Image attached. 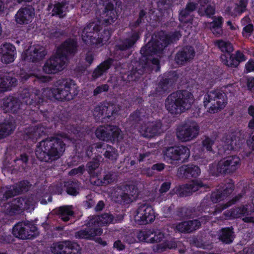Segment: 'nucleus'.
<instances>
[{
  "label": "nucleus",
  "instance_id": "obj_8",
  "mask_svg": "<svg viewBox=\"0 0 254 254\" xmlns=\"http://www.w3.org/2000/svg\"><path fill=\"white\" fill-rule=\"evenodd\" d=\"M14 236L22 240L31 239L39 235L37 228L29 222H20L14 225L12 230Z\"/></svg>",
  "mask_w": 254,
  "mask_h": 254
},
{
  "label": "nucleus",
  "instance_id": "obj_22",
  "mask_svg": "<svg viewBox=\"0 0 254 254\" xmlns=\"http://www.w3.org/2000/svg\"><path fill=\"white\" fill-rule=\"evenodd\" d=\"M117 18L118 14L114 4L110 1L107 3L101 12L99 21L103 22L106 25H109L114 23Z\"/></svg>",
  "mask_w": 254,
  "mask_h": 254
},
{
  "label": "nucleus",
  "instance_id": "obj_58",
  "mask_svg": "<svg viewBox=\"0 0 254 254\" xmlns=\"http://www.w3.org/2000/svg\"><path fill=\"white\" fill-rule=\"evenodd\" d=\"M199 13L202 15H206L208 17H210L215 13V8L211 5H207L206 8L201 7L198 10Z\"/></svg>",
  "mask_w": 254,
  "mask_h": 254
},
{
  "label": "nucleus",
  "instance_id": "obj_63",
  "mask_svg": "<svg viewBox=\"0 0 254 254\" xmlns=\"http://www.w3.org/2000/svg\"><path fill=\"white\" fill-rule=\"evenodd\" d=\"M177 246V243L174 240H167L161 245V248L166 249H175Z\"/></svg>",
  "mask_w": 254,
  "mask_h": 254
},
{
  "label": "nucleus",
  "instance_id": "obj_47",
  "mask_svg": "<svg viewBox=\"0 0 254 254\" xmlns=\"http://www.w3.org/2000/svg\"><path fill=\"white\" fill-rule=\"evenodd\" d=\"M64 254H81L80 246L76 243L65 241Z\"/></svg>",
  "mask_w": 254,
  "mask_h": 254
},
{
  "label": "nucleus",
  "instance_id": "obj_61",
  "mask_svg": "<svg viewBox=\"0 0 254 254\" xmlns=\"http://www.w3.org/2000/svg\"><path fill=\"white\" fill-rule=\"evenodd\" d=\"M35 138H36L37 139L43 135L46 134V129L43 125L38 124L36 126H35Z\"/></svg>",
  "mask_w": 254,
  "mask_h": 254
},
{
  "label": "nucleus",
  "instance_id": "obj_11",
  "mask_svg": "<svg viewBox=\"0 0 254 254\" xmlns=\"http://www.w3.org/2000/svg\"><path fill=\"white\" fill-rule=\"evenodd\" d=\"M254 214V207L253 203H250L243 205L240 207H236L225 212L224 214L226 216L231 218H240L246 216L243 218V221L245 222L254 223V217L252 216H247L253 215Z\"/></svg>",
  "mask_w": 254,
  "mask_h": 254
},
{
  "label": "nucleus",
  "instance_id": "obj_37",
  "mask_svg": "<svg viewBox=\"0 0 254 254\" xmlns=\"http://www.w3.org/2000/svg\"><path fill=\"white\" fill-rule=\"evenodd\" d=\"M58 215L63 221L67 222L69 221L74 215L72 206L66 205L59 207Z\"/></svg>",
  "mask_w": 254,
  "mask_h": 254
},
{
  "label": "nucleus",
  "instance_id": "obj_21",
  "mask_svg": "<svg viewBox=\"0 0 254 254\" xmlns=\"http://www.w3.org/2000/svg\"><path fill=\"white\" fill-rule=\"evenodd\" d=\"M204 186L201 181L195 180L189 184L176 187V193L181 197L189 196Z\"/></svg>",
  "mask_w": 254,
  "mask_h": 254
},
{
  "label": "nucleus",
  "instance_id": "obj_55",
  "mask_svg": "<svg viewBox=\"0 0 254 254\" xmlns=\"http://www.w3.org/2000/svg\"><path fill=\"white\" fill-rule=\"evenodd\" d=\"M29 160V157L26 154H22L14 160L16 165L20 166L23 169H25L27 166V164Z\"/></svg>",
  "mask_w": 254,
  "mask_h": 254
},
{
  "label": "nucleus",
  "instance_id": "obj_9",
  "mask_svg": "<svg viewBox=\"0 0 254 254\" xmlns=\"http://www.w3.org/2000/svg\"><path fill=\"white\" fill-rule=\"evenodd\" d=\"M67 64V58L56 52L55 55L46 61L43 67V70L47 74H55L63 70Z\"/></svg>",
  "mask_w": 254,
  "mask_h": 254
},
{
  "label": "nucleus",
  "instance_id": "obj_49",
  "mask_svg": "<svg viewBox=\"0 0 254 254\" xmlns=\"http://www.w3.org/2000/svg\"><path fill=\"white\" fill-rule=\"evenodd\" d=\"M0 124L1 127L0 128L2 129L3 134L6 136L10 134L15 128V125L12 119L5 120Z\"/></svg>",
  "mask_w": 254,
  "mask_h": 254
},
{
  "label": "nucleus",
  "instance_id": "obj_56",
  "mask_svg": "<svg viewBox=\"0 0 254 254\" xmlns=\"http://www.w3.org/2000/svg\"><path fill=\"white\" fill-rule=\"evenodd\" d=\"M127 195L132 200V197L136 196L138 193L137 188L134 185H127L123 187Z\"/></svg>",
  "mask_w": 254,
  "mask_h": 254
},
{
  "label": "nucleus",
  "instance_id": "obj_28",
  "mask_svg": "<svg viewBox=\"0 0 254 254\" xmlns=\"http://www.w3.org/2000/svg\"><path fill=\"white\" fill-rule=\"evenodd\" d=\"M200 174V169L196 165L189 164L180 167L178 170L177 175L179 178L190 179L196 178Z\"/></svg>",
  "mask_w": 254,
  "mask_h": 254
},
{
  "label": "nucleus",
  "instance_id": "obj_42",
  "mask_svg": "<svg viewBox=\"0 0 254 254\" xmlns=\"http://www.w3.org/2000/svg\"><path fill=\"white\" fill-rule=\"evenodd\" d=\"M145 231L151 232L149 236L146 237L144 242L150 243H159L164 238V234L159 230H148Z\"/></svg>",
  "mask_w": 254,
  "mask_h": 254
},
{
  "label": "nucleus",
  "instance_id": "obj_43",
  "mask_svg": "<svg viewBox=\"0 0 254 254\" xmlns=\"http://www.w3.org/2000/svg\"><path fill=\"white\" fill-rule=\"evenodd\" d=\"M105 112V117L110 118L111 116L115 113L114 110V106L113 105L109 106L108 107L103 106L102 109L100 107H96L94 111V115L100 118L101 116H103L104 112Z\"/></svg>",
  "mask_w": 254,
  "mask_h": 254
},
{
  "label": "nucleus",
  "instance_id": "obj_59",
  "mask_svg": "<svg viewBox=\"0 0 254 254\" xmlns=\"http://www.w3.org/2000/svg\"><path fill=\"white\" fill-rule=\"evenodd\" d=\"M169 80L167 78L163 79L158 83L156 90L157 93L161 94L166 91L168 88Z\"/></svg>",
  "mask_w": 254,
  "mask_h": 254
},
{
  "label": "nucleus",
  "instance_id": "obj_6",
  "mask_svg": "<svg viewBox=\"0 0 254 254\" xmlns=\"http://www.w3.org/2000/svg\"><path fill=\"white\" fill-rule=\"evenodd\" d=\"M227 103L226 94L220 90L208 92L204 95L203 104L207 111L211 114L217 113L223 109Z\"/></svg>",
  "mask_w": 254,
  "mask_h": 254
},
{
  "label": "nucleus",
  "instance_id": "obj_20",
  "mask_svg": "<svg viewBox=\"0 0 254 254\" xmlns=\"http://www.w3.org/2000/svg\"><path fill=\"white\" fill-rule=\"evenodd\" d=\"M123 219V216L122 215L114 216L110 213H105L101 215L93 216L89 220V224H95L99 227L100 226L120 222Z\"/></svg>",
  "mask_w": 254,
  "mask_h": 254
},
{
  "label": "nucleus",
  "instance_id": "obj_23",
  "mask_svg": "<svg viewBox=\"0 0 254 254\" xmlns=\"http://www.w3.org/2000/svg\"><path fill=\"white\" fill-rule=\"evenodd\" d=\"M34 14V9L31 6L22 7L15 14V21L18 24H27L31 22Z\"/></svg>",
  "mask_w": 254,
  "mask_h": 254
},
{
  "label": "nucleus",
  "instance_id": "obj_29",
  "mask_svg": "<svg viewBox=\"0 0 254 254\" xmlns=\"http://www.w3.org/2000/svg\"><path fill=\"white\" fill-rule=\"evenodd\" d=\"M194 55V49L191 46H187L177 53L175 60L178 65H184L192 60Z\"/></svg>",
  "mask_w": 254,
  "mask_h": 254
},
{
  "label": "nucleus",
  "instance_id": "obj_5",
  "mask_svg": "<svg viewBox=\"0 0 254 254\" xmlns=\"http://www.w3.org/2000/svg\"><path fill=\"white\" fill-rule=\"evenodd\" d=\"M241 165V160L237 156H230L221 159L217 163L209 166V172L213 176L230 174L235 172Z\"/></svg>",
  "mask_w": 254,
  "mask_h": 254
},
{
  "label": "nucleus",
  "instance_id": "obj_17",
  "mask_svg": "<svg viewBox=\"0 0 254 254\" xmlns=\"http://www.w3.org/2000/svg\"><path fill=\"white\" fill-rule=\"evenodd\" d=\"M103 233L102 229L95 224H89L88 222L85 228H84L74 234V237L78 239L94 240L96 236H100Z\"/></svg>",
  "mask_w": 254,
  "mask_h": 254
},
{
  "label": "nucleus",
  "instance_id": "obj_1",
  "mask_svg": "<svg viewBox=\"0 0 254 254\" xmlns=\"http://www.w3.org/2000/svg\"><path fill=\"white\" fill-rule=\"evenodd\" d=\"M65 148V143L59 136L48 137L38 143L35 155L40 161L52 162L61 157Z\"/></svg>",
  "mask_w": 254,
  "mask_h": 254
},
{
  "label": "nucleus",
  "instance_id": "obj_40",
  "mask_svg": "<svg viewBox=\"0 0 254 254\" xmlns=\"http://www.w3.org/2000/svg\"><path fill=\"white\" fill-rule=\"evenodd\" d=\"M147 118V115L144 109H140L135 111L131 114L129 118L130 122L134 123H140L141 122L145 123V120Z\"/></svg>",
  "mask_w": 254,
  "mask_h": 254
},
{
  "label": "nucleus",
  "instance_id": "obj_32",
  "mask_svg": "<svg viewBox=\"0 0 254 254\" xmlns=\"http://www.w3.org/2000/svg\"><path fill=\"white\" fill-rule=\"evenodd\" d=\"M140 31H134L131 36L125 39L116 46V49L120 51H127L131 48L139 39Z\"/></svg>",
  "mask_w": 254,
  "mask_h": 254
},
{
  "label": "nucleus",
  "instance_id": "obj_44",
  "mask_svg": "<svg viewBox=\"0 0 254 254\" xmlns=\"http://www.w3.org/2000/svg\"><path fill=\"white\" fill-rule=\"evenodd\" d=\"M143 72L142 69L136 70V68L132 69L127 73L124 74L122 76V78L124 81L127 82L135 81L140 77Z\"/></svg>",
  "mask_w": 254,
  "mask_h": 254
},
{
  "label": "nucleus",
  "instance_id": "obj_45",
  "mask_svg": "<svg viewBox=\"0 0 254 254\" xmlns=\"http://www.w3.org/2000/svg\"><path fill=\"white\" fill-rule=\"evenodd\" d=\"M216 44L222 52L226 53L224 55H226L228 57L231 55L234 48L230 42L219 40L216 42Z\"/></svg>",
  "mask_w": 254,
  "mask_h": 254
},
{
  "label": "nucleus",
  "instance_id": "obj_36",
  "mask_svg": "<svg viewBox=\"0 0 254 254\" xmlns=\"http://www.w3.org/2000/svg\"><path fill=\"white\" fill-rule=\"evenodd\" d=\"M14 200V204L22 211L34 209L35 201L32 197H17Z\"/></svg>",
  "mask_w": 254,
  "mask_h": 254
},
{
  "label": "nucleus",
  "instance_id": "obj_2",
  "mask_svg": "<svg viewBox=\"0 0 254 254\" xmlns=\"http://www.w3.org/2000/svg\"><path fill=\"white\" fill-rule=\"evenodd\" d=\"M43 96L47 99L52 97L60 101H69L77 94L75 82L70 79L62 78L57 80L52 88L44 89Z\"/></svg>",
  "mask_w": 254,
  "mask_h": 254
},
{
  "label": "nucleus",
  "instance_id": "obj_14",
  "mask_svg": "<svg viewBox=\"0 0 254 254\" xmlns=\"http://www.w3.org/2000/svg\"><path fill=\"white\" fill-rule=\"evenodd\" d=\"M101 29V26L95 22H90L82 30V39L85 43L100 44L103 42L101 38H96L97 33Z\"/></svg>",
  "mask_w": 254,
  "mask_h": 254
},
{
  "label": "nucleus",
  "instance_id": "obj_64",
  "mask_svg": "<svg viewBox=\"0 0 254 254\" xmlns=\"http://www.w3.org/2000/svg\"><path fill=\"white\" fill-rule=\"evenodd\" d=\"M7 212L9 215H14L15 214L19 213H20L22 210L21 209H19L18 207V206L14 204V200H13L12 204L11 205H10L8 208H7Z\"/></svg>",
  "mask_w": 254,
  "mask_h": 254
},
{
  "label": "nucleus",
  "instance_id": "obj_3",
  "mask_svg": "<svg viewBox=\"0 0 254 254\" xmlns=\"http://www.w3.org/2000/svg\"><path fill=\"white\" fill-rule=\"evenodd\" d=\"M192 94L187 90H180L169 95L165 102L167 110L172 114H179L189 109L193 102Z\"/></svg>",
  "mask_w": 254,
  "mask_h": 254
},
{
  "label": "nucleus",
  "instance_id": "obj_51",
  "mask_svg": "<svg viewBox=\"0 0 254 254\" xmlns=\"http://www.w3.org/2000/svg\"><path fill=\"white\" fill-rule=\"evenodd\" d=\"M64 186L66 187V192L68 194L76 195L78 193V184L76 181L65 182Z\"/></svg>",
  "mask_w": 254,
  "mask_h": 254
},
{
  "label": "nucleus",
  "instance_id": "obj_27",
  "mask_svg": "<svg viewBox=\"0 0 254 254\" xmlns=\"http://www.w3.org/2000/svg\"><path fill=\"white\" fill-rule=\"evenodd\" d=\"M58 54L67 56H73L77 52V43L74 39H69L64 41L59 47Z\"/></svg>",
  "mask_w": 254,
  "mask_h": 254
},
{
  "label": "nucleus",
  "instance_id": "obj_52",
  "mask_svg": "<svg viewBox=\"0 0 254 254\" xmlns=\"http://www.w3.org/2000/svg\"><path fill=\"white\" fill-rule=\"evenodd\" d=\"M65 241L54 243L51 246V249L53 253L55 254H64L65 249Z\"/></svg>",
  "mask_w": 254,
  "mask_h": 254
},
{
  "label": "nucleus",
  "instance_id": "obj_38",
  "mask_svg": "<svg viewBox=\"0 0 254 254\" xmlns=\"http://www.w3.org/2000/svg\"><path fill=\"white\" fill-rule=\"evenodd\" d=\"M219 239L223 243L229 244L234 238V232L230 228H222L219 233Z\"/></svg>",
  "mask_w": 254,
  "mask_h": 254
},
{
  "label": "nucleus",
  "instance_id": "obj_12",
  "mask_svg": "<svg viewBox=\"0 0 254 254\" xmlns=\"http://www.w3.org/2000/svg\"><path fill=\"white\" fill-rule=\"evenodd\" d=\"M21 98L25 104L29 106L36 107L43 102L44 98L46 96L41 94L40 90L34 88H28L22 89L20 94Z\"/></svg>",
  "mask_w": 254,
  "mask_h": 254
},
{
  "label": "nucleus",
  "instance_id": "obj_35",
  "mask_svg": "<svg viewBox=\"0 0 254 254\" xmlns=\"http://www.w3.org/2000/svg\"><path fill=\"white\" fill-rule=\"evenodd\" d=\"M151 232L149 231H136L126 235L125 236V241L129 244H133L137 242L136 239L139 241L144 242L146 237L149 236Z\"/></svg>",
  "mask_w": 254,
  "mask_h": 254
},
{
  "label": "nucleus",
  "instance_id": "obj_19",
  "mask_svg": "<svg viewBox=\"0 0 254 254\" xmlns=\"http://www.w3.org/2000/svg\"><path fill=\"white\" fill-rule=\"evenodd\" d=\"M29 188V183L27 181H21L13 186L11 190L5 191L3 190H0V199L6 200L21 192L27 191Z\"/></svg>",
  "mask_w": 254,
  "mask_h": 254
},
{
  "label": "nucleus",
  "instance_id": "obj_39",
  "mask_svg": "<svg viewBox=\"0 0 254 254\" xmlns=\"http://www.w3.org/2000/svg\"><path fill=\"white\" fill-rule=\"evenodd\" d=\"M112 62V60L109 59L101 63L94 70L92 73L93 77L94 78H97L103 75L110 68Z\"/></svg>",
  "mask_w": 254,
  "mask_h": 254
},
{
  "label": "nucleus",
  "instance_id": "obj_34",
  "mask_svg": "<svg viewBox=\"0 0 254 254\" xmlns=\"http://www.w3.org/2000/svg\"><path fill=\"white\" fill-rule=\"evenodd\" d=\"M112 199L114 201L122 203H128L131 202V199L127 195L126 192L123 187H117L113 190L111 192Z\"/></svg>",
  "mask_w": 254,
  "mask_h": 254
},
{
  "label": "nucleus",
  "instance_id": "obj_57",
  "mask_svg": "<svg viewBox=\"0 0 254 254\" xmlns=\"http://www.w3.org/2000/svg\"><path fill=\"white\" fill-rule=\"evenodd\" d=\"M110 146L106 143L98 142L94 143L95 149L96 151L95 153L98 156L100 155V154L103 153V156H104L105 152H106V150H108Z\"/></svg>",
  "mask_w": 254,
  "mask_h": 254
},
{
  "label": "nucleus",
  "instance_id": "obj_31",
  "mask_svg": "<svg viewBox=\"0 0 254 254\" xmlns=\"http://www.w3.org/2000/svg\"><path fill=\"white\" fill-rule=\"evenodd\" d=\"M21 102L17 97L9 96L3 99L2 107L7 112L16 113L20 109Z\"/></svg>",
  "mask_w": 254,
  "mask_h": 254
},
{
  "label": "nucleus",
  "instance_id": "obj_33",
  "mask_svg": "<svg viewBox=\"0 0 254 254\" xmlns=\"http://www.w3.org/2000/svg\"><path fill=\"white\" fill-rule=\"evenodd\" d=\"M17 80L10 73L0 74V92L10 90L12 86H15Z\"/></svg>",
  "mask_w": 254,
  "mask_h": 254
},
{
  "label": "nucleus",
  "instance_id": "obj_18",
  "mask_svg": "<svg viewBox=\"0 0 254 254\" xmlns=\"http://www.w3.org/2000/svg\"><path fill=\"white\" fill-rule=\"evenodd\" d=\"M161 127L162 124L160 121H149L141 126L139 132L143 136L151 138L162 132Z\"/></svg>",
  "mask_w": 254,
  "mask_h": 254
},
{
  "label": "nucleus",
  "instance_id": "obj_50",
  "mask_svg": "<svg viewBox=\"0 0 254 254\" xmlns=\"http://www.w3.org/2000/svg\"><path fill=\"white\" fill-rule=\"evenodd\" d=\"M224 148L228 150H237L240 148V143H237L236 137H229L226 138Z\"/></svg>",
  "mask_w": 254,
  "mask_h": 254
},
{
  "label": "nucleus",
  "instance_id": "obj_15",
  "mask_svg": "<svg viewBox=\"0 0 254 254\" xmlns=\"http://www.w3.org/2000/svg\"><path fill=\"white\" fill-rule=\"evenodd\" d=\"M47 52L44 47L39 45L31 46L23 53L21 58L27 62H38L42 60Z\"/></svg>",
  "mask_w": 254,
  "mask_h": 254
},
{
  "label": "nucleus",
  "instance_id": "obj_46",
  "mask_svg": "<svg viewBox=\"0 0 254 254\" xmlns=\"http://www.w3.org/2000/svg\"><path fill=\"white\" fill-rule=\"evenodd\" d=\"M245 192L242 191L241 193L235 196L234 198H233L230 201H229L227 203L217 205L215 208V210L214 212V214L221 212L223 210L227 208L231 205L235 204L237 202L239 201L242 198Z\"/></svg>",
  "mask_w": 254,
  "mask_h": 254
},
{
  "label": "nucleus",
  "instance_id": "obj_10",
  "mask_svg": "<svg viewBox=\"0 0 254 254\" xmlns=\"http://www.w3.org/2000/svg\"><path fill=\"white\" fill-rule=\"evenodd\" d=\"M164 157L171 163L174 162L185 161L190 157L189 149L185 146H179L168 147L164 152Z\"/></svg>",
  "mask_w": 254,
  "mask_h": 254
},
{
  "label": "nucleus",
  "instance_id": "obj_7",
  "mask_svg": "<svg viewBox=\"0 0 254 254\" xmlns=\"http://www.w3.org/2000/svg\"><path fill=\"white\" fill-rule=\"evenodd\" d=\"M199 127L193 120H188L179 126L177 130V136L182 142L190 141L196 138L199 134Z\"/></svg>",
  "mask_w": 254,
  "mask_h": 254
},
{
  "label": "nucleus",
  "instance_id": "obj_4",
  "mask_svg": "<svg viewBox=\"0 0 254 254\" xmlns=\"http://www.w3.org/2000/svg\"><path fill=\"white\" fill-rule=\"evenodd\" d=\"M182 35L178 31L166 34L163 32L159 33L157 39L148 42L141 49V53L145 56L152 54H160L165 47L169 44L179 39Z\"/></svg>",
  "mask_w": 254,
  "mask_h": 254
},
{
  "label": "nucleus",
  "instance_id": "obj_62",
  "mask_svg": "<svg viewBox=\"0 0 254 254\" xmlns=\"http://www.w3.org/2000/svg\"><path fill=\"white\" fill-rule=\"evenodd\" d=\"M214 143V140L208 137H205V139L202 141V146L209 151H212V146Z\"/></svg>",
  "mask_w": 254,
  "mask_h": 254
},
{
  "label": "nucleus",
  "instance_id": "obj_41",
  "mask_svg": "<svg viewBox=\"0 0 254 254\" xmlns=\"http://www.w3.org/2000/svg\"><path fill=\"white\" fill-rule=\"evenodd\" d=\"M67 6L64 3L58 2L53 5L52 16H56L60 18L64 17L67 11Z\"/></svg>",
  "mask_w": 254,
  "mask_h": 254
},
{
  "label": "nucleus",
  "instance_id": "obj_16",
  "mask_svg": "<svg viewBox=\"0 0 254 254\" xmlns=\"http://www.w3.org/2000/svg\"><path fill=\"white\" fill-rule=\"evenodd\" d=\"M96 136L103 140L119 139L121 136V130L116 126H107L99 127L96 130Z\"/></svg>",
  "mask_w": 254,
  "mask_h": 254
},
{
  "label": "nucleus",
  "instance_id": "obj_30",
  "mask_svg": "<svg viewBox=\"0 0 254 254\" xmlns=\"http://www.w3.org/2000/svg\"><path fill=\"white\" fill-rule=\"evenodd\" d=\"M220 59L224 64L231 67H236L241 62L246 61L244 55L240 51H237L235 54H231L229 57L222 55Z\"/></svg>",
  "mask_w": 254,
  "mask_h": 254
},
{
  "label": "nucleus",
  "instance_id": "obj_26",
  "mask_svg": "<svg viewBox=\"0 0 254 254\" xmlns=\"http://www.w3.org/2000/svg\"><path fill=\"white\" fill-rule=\"evenodd\" d=\"M15 48L9 43H5L0 46V59L5 64L12 63L14 60Z\"/></svg>",
  "mask_w": 254,
  "mask_h": 254
},
{
  "label": "nucleus",
  "instance_id": "obj_54",
  "mask_svg": "<svg viewBox=\"0 0 254 254\" xmlns=\"http://www.w3.org/2000/svg\"><path fill=\"white\" fill-rule=\"evenodd\" d=\"M99 162L97 160H93L87 163L86 166V170L91 176H95V171L99 167Z\"/></svg>",
  "mask_w": 254,
  "mask_h": 254
},
{
  "label": "nucleus",
  "instance_id": "obj_60",
  "mask_svg": "<svg viewBox=\"0 0 254 254\" xmlns=\"http://www.w3.org/2000/svg\"><path fill=\"white\" fill-rule=\"evenodd\" d=\"M116 179V175L111 172H108L101 180L103 185H107L113 182Z\"/></svg>",
  "mask_w": 254,
  "mask_h": 254
},
{
  "label": "nucleus",
  "instance_id": "obj_48",
  "mask_svg": "<svg viewBox=\"0 0 254 254\" xmlns=\"http://www.w3.org/2000/svg\"><path fill=\"white\" fill-rule=\"evenodd\" d=\"M177 215L182 219L187 217H191L198 216L199 214L196 212L195 209L193 208L183 207L179 209L177 211Z\"/></svg>",
  "mask_w": 254,
  "mask_h": 254
},
{
  "label": "nucleus",
  "instance_id": "obj_13",
  "mask_svg": "<svg viewBox=\"0 0 254 254\" xmlns=\"http://www.w3.org/2000/svg\"><path fill=\"white\" fill-rule=\"evenodd\" d=\"M154 213L151 205L146 203H139L136 211L134 220L139 225H146L154 221Z\"/></svg>",
  "mask_w": 254,
  "mask_h": 254
},
{
  "label": "nucleus",
  "instance_id": "obj_24",
  "mask_svg": "<svg viewBox=\"0 0 254 254\" xmlns=\"http://www.w3.org/2000/svg\"><path fill=\"white\" fill-rule=\"evenodd\" d=\"M202 222V218L199 219L186 221L174 225L173 228L175 230L181 233H192L199 228L201 223Z\"/></svg>",
  "mask_w": 254,
  "mask_h": 254
},
{
  "label": "nucleus",
  "instance_id": "obj_53",
  "mask_svg": "<svg viewBox=\"0 0 254 254\" xmlns=\"http://www.w3.org/2000/svg\"><path fill=\"white\" fill-rule=\"evenodd\" d=\"M109 161L114 162L117 159L118 153L117 150L112 146H110L108 150L105 152L104 156Z\"/></svg>",
  "mask_w": 254,
  "mask_h": 254
},
{
  "label": "nucleus",
  "instance_id": "obj_25",
  "mask_svg": "<svg viewBox=\"0 0 254 254\" xmlns=\"http://www.w3.org/2000/svg\"><path fill=\"white\" fill-rule=\"evenodd\" d=\"M234 185L231 180H229L221 188L211 194V199L214 203L220 201L230 195L234 190Z\"/></svg>",
  "mask_w": 254,
  "mask_h": 254
}]
</instances>
